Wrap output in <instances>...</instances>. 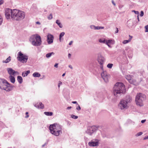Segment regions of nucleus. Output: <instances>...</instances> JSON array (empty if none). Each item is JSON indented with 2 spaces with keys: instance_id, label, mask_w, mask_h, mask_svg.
I'll return each instance as SVG.
<instances>
[{
  "instance_id": "f257e3e1",
  "label": "nucleus",
  "mask_w": 148,
  "mask_h": 148,
  "mask_svg": "<svg viewBox=\"0 0 148 148\" xmlns=\"http://www.w3.org/2000/svg\"><path fill=\"white\" fill-rule=\"evenodd\" d=\"M125 92V89L123 84L117 82L114 85L113 88V93L115 96L119 97Z\"/></svg>"
},
{
  "instance_id": "f03ea898",
  "label": "nucleus",
  "mask_w": 148,
  "mask_h": 148,
  "mask_svg": "<svg viewBox=\"0 0 148 148\" xmlns=\"http://www.w3.org/2000/svg\"><path fill=\"white\" fill-rule=\"evenodd\" d=\"M51 133L53 135L58 136L62 133V127L56 123L51 125L49 127Z\"/></svg>"
},
{
  "instance_id": "7ed1b4c3",
  "label": "nucleus",
  "mask_w": 148,
  "mask_h": 148,
  "mask_svg": "<svg viewBox=\"0 0 148 148\" xmlns=\"http://www.w3.org/2000/svg\"><path fill=\"white\" fill-rule=\"evenodd\" d=\"M146 96L141 93L137 94L135 98V102L136 105L140 107L144 106V102L146 100Z\"/></svg>"
},
{
  "instance_id": "20e7f679",
  "label": "nucleus",
  "mask_w": 148,
  "mask_h": 148,
  "mask_svg": "<svg viewBox=\"0 0 148 148\" xmlns=\"http://www.w3.org/2000/svg\"><path fill=\"white\" fill-rule=\"evenodd\" d=\"M30 41L32 45L35 46H40L41 44V40L40 36L38 34L32 36L30 38Z\"/></svg>"
},
{
  "instance_id": "39448f33",
  "label": "nucleus",
  "mask_w": 148,
  "mask_h": 148,
  "mask_svg": "<svg viewBox=\"0 0 148 148\" xmlns=\"http://www.w3.org/2000/svg\"><path fill=\"white\" fill-rule=\"evenodd\" d=\"M129 99H122L119 102L118 105L119 108L121 110H124L127 109L129 107L128 103L130 101L131 99L129 97Z\"/></svg>"
},
{
  "instance_id": "423d86ee",
  "label": "nucleus",
  "mask_w": 148,
  "mask_h": 148,
  "mask_svg": "<svg viewBox=\"0 0 148 148\" xmlns=\"http://www.w3.org/2000/svg\"><path fill=\"white\" fill-rule=\"evenodd\" d=\"M0 88L2 89L7 91L11 90L12 88L11 85L5 80H4L3 81L1 86Z\"/></svg>"
},
{
  "instance_id": "0eeeda50",
  "label": "nucleus",
  "mask_w": 148,
  "mask_h": 148,
  "mask_svg": "<svg viewBox=\"0 0 148 148\" xmlns=\"http://www.w3.org/2000/svg\"><path fill=\"white\" fill-rule=\"evenodd\" d=\"M0 88L2 89L7 91L11 90L12 88L11 85L5 80H4L3 81L1 86Z\"/></svg>"
},
{
  "instance_id": "6e6552de",
  "label": "nucleus",
  "mask_w": 148,
  "mask_h": 148,
  "mask_svg": "<svg viewBox=\"0 0 148 148\" xmlns=\"http://www.w3.org/2000/svg\"><path fill=\"white\" fill-rule=\"evenodd\" d=\"M28 59V57L26 55L19 52V61L23 63H26Z\"/></svg>"
},
{
  "instance_id": "1a4fd4ad",
  "label": "nucleus",
  "mask_w": 148,
  "mask_h": 148,
  "mask_svg": "<svg viewBox=\"0 0 148 148\" xmlns=\"http://www.w3.org/2000/svg\"><path fill=\"white\" fill-rule=\"evenodd\" d=\"M105 58L101 54H99L98 55L97 60L100 64V67L103 70V64L105 61Z\"/></svg>"
},
{
  "instance_id": "9d476101",
  "label": "nucleus",
  "mask_w": 148,
  "mask_h": 148,
  "mask_svg": "<svg viewBox=\"0 0 148 148\" xmlns=\"http://www.w3.org/2000/svg\"><path fill=\"white\" fill-rule=\"evenodd\" d=\"M99 144V140L96 139H94L89 142L88 145L90 147H95L97 146Z\"/></svg>"
},
{
  "instance_id": "9b49d317",
  "label": "nucleus",
  "mask_w": 148,
  "mask_h": 148,
  "mask_svg": "<svg viewBox=\"0 0 148 148\" xmlns=\"http://www.w3.org/2000/svg\"><path fill=\"white\" fill-rule=\"evenodd\" d=\"M96 130V128L94 126H92L88 127L86 133L90 135H91Z\"/></svg>"
},
{
  "instance_id": "f8f14e48",
  "label": "nucleus",
  "mask_w": 148,
  "mask_h": 148,
  "mask_svg": "<svg viewBox=\"0 0 148 148\" xmlns=\"http://www.w3.org/2000/svg\"><path fill=\"white\" fill-rule=\"evenodd\" d=\"M7 71L10 76H15L16 74L18 73V72L17 71H15L11 68H7Z\"/></svg>"
},
{
  "instance_id": "ddd939ff",
  "label": "nucleus",
  "mask_w": 148,
  "mask_h": 148,
  "mask_svg": "<svg viewBox=\"0 0 148 148\" xmlns=\"http://www.w3.org/2000/svg\"><path fill=\"white\" fill-rule=\"evenodd\" d=\"M101 76L105 82H108L109 76L107 75L106 71H103L101 73Z\"/></svg>"
},
{
  "instance_id": "4468645a",
  "label": "nucleus",
  "mask_w": 148,
  "mask_h": 148,
  "mask_svg": "<svg viewBox=\"0 0 148 148\" xmlns=\"http://www.w3.org/2000/svg\"><path fill=\"white\" fill-rule=\"evenodd\" d=\"M47 41L49 44H51L53 42L54 37L53 35L48 34L47 36Z\"/></svg>"
},
{
  "instance_id": "2eb2a0df",
  "label": "nucleus",
  "mask_w": 148,
  "mask_h": 148,
  "mask_svg": "<svg viewBox=\"0 0 148 148\" xmlns=\"http://www.w3.org/2000/svg\"><path fill=\"white\" fill-rule=\"evenodd\" d=\"M12 10L9 8H6L5 10V16L7 19L10 18Z\"/></svg>"
},
{
  "instance_id": "dca6fc26",
  "label": "nucleus",
  "mask_w": 148,
  "mask_h": 148,
  "mask_svg": "<svg viewBox=\"0 0 148 148\" xmlns=\"http://www.w3.org/2000/svg\"><path fill=\"white\" fill-rule=\"evenodd\" d=\"M25 17V13L23 11L19 10V20L23 19Z\"/></svg>"
},
{
  "instance_id": "f3484780",
  "label": "nucleus",
  "mask_w": 148,
  "mask_h": 148,
  "mask_svg": "<svg viewBox=\"0 0 148 148\" xmlns=\"http://www.w3.org/2000/svg\"><path fill=\"white\" fill-rule=\"evenodd\" d=\"M34 106L37 108L42 109H43L44 108V105L41 102L35 104Z\"/></svg>"
},
{
  "instance_id": "a211bd4d",
  "label": "nucleus",
  "mask_w": 148,
  "mask_h": 148,
  "mask_svg": "<svg viewBox=\"0 0 148 148\" xmlns=\"http://www.w3.org/2000/svg\"><path fill=\"white\" fill-rule=\"evenodd\" d=\"M17 14H18V10L16 9H14L13 10H12L11 17H14V15Z\"/></svg>"
},
{
  "instance_id": "6ab92c4d",
  "label": "nucleus",
  "mask_w": 148,
  "mask_h": 148,
  "mask_svg": "<svg viewBox=\"0 0 148 148\" xmlns=\"http://www.w3.org/2000/svg\"><path fill=\"white\" fill-rule=\"evenodd\" d=\"M126 79L128 80L129 82L131 83H132V77L130 75H127L125 76Z\"/></svg>"
},
{
  "instance_id": "aec40b11",
  "label": "nucleus",
  "mask_w": 148,
  "mask_h": 148,
  "mask_svg": "<svg viewBox=\"0 0 148 148\" xmlns=\"http://www.w3.org/2000/svg\"><path fill=\"white\" fill-rule=\"evenodd\" d=\"M114 41L113 40H106V44H114Z\"/></svg>"
},
{
  "instance_id": "412c9836",
  "label": "nucleus",
  "mask_w": 148,
  "mask_h": 148,
  "mask_svg": "<svg viewBox=\"0 0 148 148\" xmlns=\"http://www.w3.org/2000/svg\"><path fill=\"white\" fill-rule=\"evenodd\" d=\"M129 36L130 37V38H129V40H124L123 41V44H127V43L130 42V41H131V40L132 38V36H131L130 35H129Z\"/></svg>"
},
{
  "instance_id": "4be33fe9",
  "label": "nucleus",
  "mask_w": 148,
  "mask_h": 148,
  "mask_svg": "<svg viewBox=\"0 0 148 148\" xmlns=\"http://www.w3.org/2000/svg\"><path fill=\"white\" fill-rule=\"evenodd\" d=\"M56 23L58 25V26L60 28H62L63 27L62 25L60 20H57L56 21Z\"/></svg>"
},
{
  "instance_id": "5701e85b",
  "label": "nucleus",
  "mask_w": 148,
  "mask_h": 148,
  "mask_svg": "<svg viewBox=\"0 0 148 148\" xmlns=\"http://www.w3.org/2000/svg\"><path fill=\"white\" fill-rule=\"evenodd\" d=\"M14 76H10L9 77V78H10L11 82L13 83H14L15 81Z\"/></svg>"
},
{
  "instance_id": "b1692460",
  "label": "nucleus",
  "mask_w": 148,
  "mask_h": 148,
  "mask_svg": "<svg viewBox=\"0 0 148 148\" xmlns=\"http://www.w3.org/2000/svg\"><path fill=\"white\" fill-rule=\"evenodd\" d=\"M30 72V71L29 70L24 72L22 73V75L23 77L26 76Z\"/></svg>"
},
{
  "instance_id": "393cba45",
  "label": "nucleus",
  "mask_w": 148,
  "mask_h": 148,
  "mask_svg": "<svg viewBox=\"0 0 148 148\" xmlns=\"http://www.w3.org/2000/svg\"><path fill=\"white\" fill-rule=\"evenodd\" d=\"M11 18L14 20L18 21V14L14 15V17H11Z\"/></svg>"
},
{
  "instance_id": "a878e982",
  "label": "nucleus",
  "mask_w": 148,
  "mask_h": 148,
  "mask_svg": "<svg viewBox=\"0 0 148 148\" xmlns=\"http://www.w3.org/2000/svg\"><path fill=\"white\" fill-rule=\"evenodd\" d=\"M98 40L99 42L100 43L105 44L106 40L104 38H102L99 39Z\"/></svg>"
},
{
  "instance_id": "bb28decb",
  "label": "nucleus",
  "mask_w": 148,
  "mask_h": 148,
  "mask_svg": "<svg viewBox=\"0 0 148 148\" xmlns=\"http://www.w3.org/2000/svg\"><path fill=\"white\" fill-rule=\"evenodd\" d=\"M11 57L9 56L5 60H3V63H8L10 62L11 60Z\"/></svg>"
},
{
  "instance_id": "cd10ccee",
  "label": "nucleus",
  "mask_w": 148,
  "mask_h": 148,
  "mask_svg": "<svg viewBox=\"0 0 148 148\" xmlns=\"http://www.w3.org/2000/svg\"><path fill=\"white\" fill-rule=\"evenodd\" d=\"M40 75L38 73L35 72L33 74V76L34 77H39L40 76Z\"/></svg>"
},
{
  "instance_id": "c85d7f7f",
  "label": "nucleus",
  "mask_w": 148,
  "mask_h": 148,
  "mask_svg": "<svg viewBox=\"0 0 148 148\" xmlns=\"http://www.w3.org/2000/svg\"><path fill=\"white\" fill-rule=\"evenodd\" d=\"M44 114L47 116H51L53 114L52 112H44Z\"/></svg>"
},
{
  "instance_id": "c756f323",
  "label": "nucleus",
  "mask_w": 148,
  "mask_h": 148,
  "mask_svg": "<svg viewBox=\"0 0 148 148\" xmlns=\"http://www.w3.org/2000/svg\"><path fill=\"white\" fill-rule=\"evenodd\" d=\"M55 54L53 52H51V53H49L47 54L46 55V57L47 58H50L52 55H54Z\"/></svg>"
},
{
  "instance_id": "7c9ffc66",
  "label": "nucleus",
  "mask_w": 148,
  "mask_h": 148,
  "mask_svg": "<svg viewBox=\"0 0 148 148\" xmlns=\"http://www.w3.org/2000/svg\"><path fill=\"white\" fill-rule=\"evenodd\" d=\"M104 28V27L102 26H95V30H98L100 29H103Z\"/></svg>"
},
{
  "instance_id": "2f4dec72",
  "label": "nucleus",
  "mask_w": 148,
  "mask_h": 148,
  "mask_svg": "<svg viewBox=\"0 0 148 148\" xmlns=\"http://www.w3.org/2000/svg\"><path fill=\"white\" fill-rule=\"evenodd\" d=\"M113 66V64H112L109 63L107 65V67L108 68L111 69L112 67Z\"/></svg>"
},
{
  "instance_id": "473e14b6",
  "label": "nucleus",
  "mask_w": 148,
  "mask_h": 148,
  "mask_svg": "<svg viewBox=\"0 0 148 148\" xmlns=\"http://www.w3.org/2000/svg\"><path fill=\"white\" fill-rule=\"evenodd\" d=\"M143 134V133L142 132H140L137 133L136 134L135 136L136 137H138L142 135Z\"/></svg>"
},
{
  "instance_id": "72a5a7b5",
  "label": "nucleus",
  "mask_w": 148,
  "mask_h": 148,
  "mask_svg": "<svg viewBox=\"0 0 148 148\" xmlns=\"http://www.w3.org/2000/svg\"><path fill=\"white\" fill-rule=\"evenodd\" d=\"M3 22V18L0 14V25L2 24Z\"/></svg>"
},
{
  "instance_id": "f704fd0d",
  "label": "nucleus",
  "mask_w": 148,
  "mask_h": 148,
  "mask_svg": "<svg viewBox=\"0 0 148 148\" xmlns=\"http://www.w3.org/2000/svg\"><path fill=\"white\" fill-rule=\"evenodd\" d=\"M47 18L49 20H51L53 18V16L52 14H51L49 15L47 17Z\"/></svg>"
},
{
  "instance_id": "c9c22d12",
  "label": "nucleus",
  "mask_w": 148,
  "mask_h": 148,
  "mask_svg": "<svg viewBox=\"0 0 148 148\" xmlns=\"http://www.w3.org/2000/svg\"><path fill=\"white\" fill-rule=\"evenodd\" d=\"M71 117L74 119H76L78 118V116L73 115H71Z\"/></svg>"
},
{
  "instance_id": "e433bc0d",
  "label": "nucleus",
  "mask_w": 148,
  "mask_h": 148,
  "mask_svg": "<svg viewBox=\"0 0 148 148\" xmlns=\"http://www.w3.org/2000/svg\"><path fill=\"white\" fill-rule=\"evenodd\" d=\"M23 82V79L21 77L19 76V83H21Z\"/></svg>"
},
{
  "instance_id": "4c0bfd02",
  "label": "nucleus",
  "mask_w": 148,
  "mask_h": 148,
  "mask_svg": "<svg viewBox=\"0 0 148 148\" xmlns=\"http://www.w3.org/2000/svg\"><path fill=\"white\" fill-rule=\"evenodd\" d=\"M65 34V33L64 32H61L59 36L60 38H62Z\"/></svg>"
},
{
  "instance_id": "58836bf2",
  "label": "nucleus",
  "mask_w": 148,
  "mask_h": 148,
  "mask_svg": "<svg viewBox=\"0 0 148 148\" xmlns=\"http://www.w3.org/2000/svg\"><path fill=\"white\" fill-rule=\"evenodd\" d=\"M145 32H148V25H147L145 26Z\"/></svg>"
},
{
  "instance_id": "ea45409f",
  "label": "nucleus",
  "mask_w": 148,
  "mask_h": 148,
  "mask_svg": "<svg viewBox=\"0 0 148 148\" xmlns=\"http://www.w3.org/2000/svg\"><path fill=\"white\" fill-rule=\"evenodd\" d=\"M90 28L92 29L95 30V26L94 25H91L90 26Z\"/></svg>"
},
{
  "instance_id": "a19ab883",
  "label": "nucleus",
  "mask_w": 148,
  "mask_h": 148,
  "mask_svg": "<svg viewBox=\"0 0 148 148\" xmlns=\"http://www.w3.org/2000/svg\"><path fill=\"white\" fill-rule=\"evenodd\" d=\"M77 105L78 106L77 107L76 109L78 110H80L81 109V108L79 105Z\"/></svg>"
},
{
  "instance_id": "79ce46f5",
  "label": "nucleus",
  "mask_w": 148,
  "mask_h": 148,
  "mask_svg": "<svg viewBox=\"0 0 148 148\" xmlns=\"http://www.w3.org/2000/svg\"><path fill=\"white\" fill-rule=\"evenodd\" d=\"M62 84V83L61 81H59L58 85V86L59 88H60V85Z\"/></svg>"
},
{
  "instance_id": "37998d69",
  "label": "nucleus",
  "mask_w": 148,
  "mask_h": 148,
  "mask_svg": "<svg viewBox=\"0 0 148 148\" xmlns=\"http://www.w3.org/2000/svg\"><path fill=\"white\" fill-rule=\"evenodd\" d=\"M144 15V12L143 11H141L140 12V16L142 17Z\"/></svg>"
},
{
  "instance_id": "c03bdc74",
  "label": "nucleus",
  "mask_w": 148,
  "mask_h": 148,
  "mask_svg": "<svg viewBox=\"0 0 148 148\" xmlns=\"http://www.w3.org/2000/svg\"><path fill=\"white\" fill-rule=\"evenodd\" d=\"M132 12H134V13H135V14H139V12L138 11H135V10H132Z\"/></svg>"
},
{
  "instance_id": "a18cd8bd",
  "label": "nucleus",
  "mask_w": 148,
  "mask_h": 148,
  "mask_svg": "<svg viewBox=\"0 0 148 148\" xmlns=\"http://www.w3.org/2000/svg\"><path fill=\"white\" fill-rule=\"evenodd\" d=\"M4 1L3 0H1L0 1V5L3 4Z\"/></svg>"
},
{
  "instance_id": "49530a36",
  "label": "nucleus",
  "mask_w": 148,
  "mask_h": 148,
  "mask_svg": "<svg viewBox=\"0 0 148 148\" xmlns=\"http://www.w3.org/2000/svg\"><path fill=\"white\" fill-rule=\"evenodd\" d=\"M116 31H115V33H117L118 32L119 30L116 27Z\"/></svg>"
},
{
  "instance_id": "de8ad7c7",
  "label": "nucleus",
  "mask_w": 148,
  "mask_h": 148,
  "mask_svg": "<svg viewBox=\"0 0 148 148\" xmlns=\"http://www.w3.org/2000/svg\"><path fill=\"white\" fill-rule=\"evenodd\" d=\"M26 116H25V118H28V117H29V115L28 114V112H26Z\"/></svg>"
},
{
  "instance_id": "09e8293b",
  "label": "nucleus",
  "mask_w": 148,
  "mask_h": 148,
  "mask_svg": "<svg viewBox=\"0 0 148 148\" xmlns=\"http://www.w3.org/2000/svg\"><path fill=\"white\" fill-rule=\"evenodd\" d=\"M58 64L56 63L54 65V66L55 68H57L58 67Z\"/></svg>"
},
{
  "instance_id": "8fccbe9b",
  "label": "nucleus",
  "mask_w": 148,
  "mask_h": 148,
  "mask_svg": "<svg viewBox=\"0 0 148 148\" xmlns=\"http://www.w3.org/2000/svg\"><path fill=\"white\" fill-rule=\"evenodd\" d=\"M72 103L74 104H77V105H78V104L77 103L76 101H72Z\"/></svg>"
},
{
  "instance_id": "3c124183",
  "label": "nucleus",
  "mask_w": 148,
  "mask_h": 148,
  "mask_svg": "<svg viewBox=\"0 0 148 148\" xmlns=\"http://www.w3.org/2000/svg\"><path fill=\"white\" fill-rule=\"evenodd\" d=\"M73 42V41H71L69 42V45H71L72 44Z\"/></svg>"
},
{
  "instance_id": "603ef678",
  "label": "nucleus",
  "mask_w": 148,
  "mask_h": 148,
  "mask_svg": "<svg viewBox=\"0 0 148 148\" xmlns=\"http://www.w3.org/2000/svg\"><path fill=\"white\" fill-rule=\"evenodd\" d=\"M112 4H113V5H114V6H115L116 5V4L115 3L114 1H113V0H112Z\"/></svg>"
},
{
  "instance_id": "864d4df0",
  "label": "nucleus",
  "mask_w": 148,
  "mask_h": 148,
  "mask_svg": "<svg viewBox=\"0 0 148 148\" xmlns=\"http://www.w3.org/2000/svg\"><path fill=\"white\" fill-rule=\"evenodd\" d=\"M36 24H38V25H40V23L39 22L37 21L36 22Z\"/></svg>"
},
{
  "instance_id": "5fc2aeb1",
  "label": "nucleus",
  "mask_w": 148,
  "mask_h": 148,
  "mask_svg": "<svg viewBox=\"0 0 148 148\" xmlns=\"http://www.w3.org/2000/svg\"><path fill=\"white\" fill-rule=\"evenodd\" d=\"M71 56V55L70 53H69L68 55V57L69 58H70Z\"/></svg>"
},
{
  "instance_id": "6e6d98bb",
  "label": "nucleus",
  "mask_w": 148,
  "mask_h": 148,
  "mask_svg": "<svg viewBox=\"0 0 148 148\" xmlns=\"http://www.w3.org/2000/svg\"><path fill=\"white\" fill-rule=\"evenodd\" d=\"M67 125H69L71 124V122L69 121H67Z\"/></svg>"
},
{
  "instance_id": "4d7b16f0",
  "label": "nucleus",
  "mask_w": 148,
  "mask_h": 148,
  "mask_svg": "<svg viewBox=\"0 0 148 148\" xmlns=\"http://www.w3.org/2000/svg\"><path fill=\"white\" fill-rule=\"evenodd\" d=\"M145 121V120H142L141 121V122L142 123H143Z\"/></svg>"
},
{
  "instance_id": "13d9d810",
  "label": "nucleus",
  "mask_w": 148,
  "mask_h": 148,
  "mask_svg": "<svg viewBox=\"0 0 148 148\" xmlns=\"http://www.w3.org/2000/svg\"><path fill=\"white\" fill-rule=\"evenodd\" d=\"M148 139V136H147V137H145L144 138V140H146Z\"/></svg>"
},
{
  "instance_id": "bf43d9fd",
  "label": "nucleus",
  "mask_w": 148,
  "mask_h": 148,
  "mask_svg": "<svg viewBox=\"0 0 148 148\" xmlns=\"http://www.w3.org/2000/svg\"><path fill=\"white\" fill-rule=\"evenodd\" d=\"M69 68H70L71 69H73V67L71 65H69Z\"/></svg>"
},
{
  "instance_id": "052dcab7",
  "label": "nucleus",
  "mask_w": 148,
  "mask_h": 148,
  "mask_svg": "<svg viewBox=\"0 0 148 148\" xmlns=\"http://www.w3.org/2000/svg\"><path fill=\"white\" fill-rule=\"evenodd\" d=\"M108 46V47H110V48H111L112 47H111V46L110 45V44H106Z\"/></svg>"
},
{
  "instance_id": "680f3d73",
  "label": "nucleus",
  "mask_w": 148,
  "mask_h": 148,
  "mask_svg": "<svg viewBox=\"0 0 148 148\" xmlns=\"http://www.w3.org/2000/svg\"><path fill=\"white\" fill-rule=\"evenodd\" d=\"M71 106H70V107H68L67 108V109H71Z\"/></svg>"
},
{
  "instance_id": "e2e57ef3",
  "label": "nucleus",
  "mask_w": 148,
  "mask_h": 148,
  "mask_svg": "<svg viewBox=\"0 0 148 148\" xmlns=\"http://www.w3.org/2000/svg\"><path fill=\"white\" fill-rule=\"evenodd\" d=\"M65 73H64L62 74V77H64L65 76Z\"/></svg>"
},
{
  "instance_id": "0e129e2a",
  "label": "nucleus",
  "mask_w": 148,
  "mask_h": 148,
  "mask_svg": "<svg viewBox=\"0 0 148 148\" xmlns=\"http://www.w3.org/2000/svg\"><path fill=\"white\" fill-rule=\"evenodd\" d=\"M17 59H18V53L17 54Z\"/></svg>"
},
{
  "instance_id": "69168bd1",
  "label": "nucleus",
  "mask_w": 148,
  "mask_h": 148,
  "mask_svg": "<svg viewBox=\"0 0 148 148\" xmlns=\"http://www.w3.org/2000/svg\"><path fill=\"white\" fill-rule=\"evenodd\" d=\"M61 38H60L59 37V40L60 41H61Z\"/></svg>"
},
{
  "instance_id": "338daca9",
  "label": "nucleus",
  "mask_w": 148,
  "mask_h": 148,
  "mask_svg": "<svg viewBox=\"0 0 148 148\" xmlns=\"http://www.w3.org/2000/svg\"><path fill=\"white\" fill-rule=\"evenodd\" d=\"M137 17H138V21H139V19L138 15L137 16Z\"/></svg>"
},
{
  "instance_id": "774afa93",
  "label": "nucleus",
  "mask_w": 148,
  "mask_h": 148,
  "mask_svg": "<svg viewBox=\"0 0 148 148\" xmlns=\"http://www.w3.org/2000/svg\"><path fill=\"white\" fill-rule=\"evenodd\" d=\"M46 145V144H44L43 145H42V147H44L45 145Z\"/></svg>"
}]
</instances>
